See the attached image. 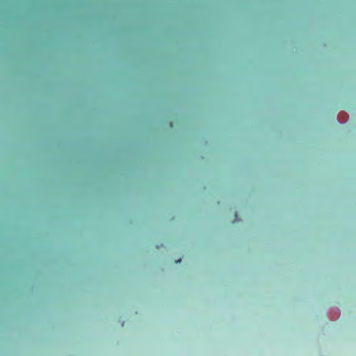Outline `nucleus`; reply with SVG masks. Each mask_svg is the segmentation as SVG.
Instances as JSON below:
<instances>
[{
    "instance_id": "obj_1",
    "label": "nucleus",
    "mask_w": 356,
    "mask_h": 356,
    "mask_svg": "<svg viewBox=\"0 0 356 356\" xmlns=\"http://www.w3.org/2000/svg\"><path fill=\"white\" fill-rule=\"evenodd\" d=\"M181 259H178V260H177V261H176V263H180V262H181Z\"/></svg>"
}]
</instances>
